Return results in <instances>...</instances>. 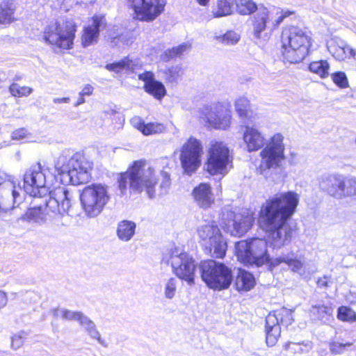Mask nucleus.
<instances>
[{
  "mask_svg": "<svg viewBox=\"0 0 356 356\" xmlns=\"http://www.w3.org/2000/svg\"><path fill=\"white\" fill-rule=\"evenodd\" d=\"M210 0H197V3L202 6H207Z\"/></svg>",
  "mask_w": 356,
  "mask_h": 356,
  "instance_id": "052dcab7",
  "label": "nucleus"
},
{
  "mask_svg": "<svg viewBox=\"0 0 356 356\" xmlns=\"http://www.w3.org/2000/svg\"><path fill=\"white\" fill-rule=\"evenodd\" d=\"M345 186L343 189L342 198L346 197L356 198V177H346Z\"/></svg>",
  "mask_w": 356,
  "mask_h": 356,
  "instance_id": "ea45409f",
  "label": "nucleus"
},
{
  "mask_svg": "<svg viewBox=\"0 0 356 356\" xmlns=\"http://www.w3.org/2000/svg\"><path fill=\"white\" fill-rule=\"evenodd\" d=\"M282 263L286 264L291 270L305 277H309L314 272V270L312 272L307 271L304 261L300 257H298L293 252L282 254L271 261V264L274 266H278Z\"/></svg>",
  "mask_w": 356,
  "mask_h": 356,
  "instance_id": "412c9836",
  "label": "nucleus"
},
{
  "mask_svg": "<svg viewBox=\"0 0 356 356\" xmlns=\"http://www.w3.org/2000/svg\"><path fill=\"white\" fill-rule=\"evenodd\" d=\"M351 345V343H343L337 341H332L330 343V349L333 354H341L344 352L347 347H350Z\"/></svg>",
  "mask_w": 356,
  "mask_h": 356,
  "instance_id": "49530a36",
  "label": "nucleus"
},
{
  "mask_svg": "<svg viewBox=\"0 0 356 356\" xmlns=\"http://www.w3.org/2000/svg\"><path fill=\"white\" fill-rule=\"evenodd\" d=\"M145 159L134 161L125 172H120L118 179L119 189L124 192L129 184L130 189L137 193L145 192L152 198L154 196L159 179L154 168H145Z\"/></svg>",
  "mask_w": 356,
  "mask_h": 356,
  "instance_id": "7ed1b4c3",
  "label": "nucleus"
},
{
  "mask_svg": "<svg viewBox=\"0 0 356 356\" xmlns=\"http://www.w3.org/2000/svg\"><path fill=\"white\" fill-rule=\"evenodd\" d=\"M236 0H218L213 13L215 17L232 15L236 6Z\"/></svg>",
  "mask_w": 356,
  "mask_h": 356,
  "instance_id": "f704fd0d",
  "label": "nucleus"
},
{
  "mask_svg": "<svg viewBox=\"0 0 356 356\" xmlns=\"http://www.w3.org/2000/svg\"><path fill=\"white\" fill-rule=\"evenodd\" d=\"M33 89L28 86H21L17 83H13L9 86V92L15 97H23L29 96Z\"/></svg>",
  "mask_w": 356,
  "mask_h": 356,
  "instance_id": "79ce46f5",
  "label": "nucleus"
},
{
  "mask_svg": "<svg viewBox=\"0 0 356 356\" xmlns=\"http://www.w3.org/2000/svg\"><path fill=\"white\" fill-rule=\"evenodd\" d=\"M283 140L284 137L282 134H275L260 152L261 160L258 169L260 174L263 175L266 170L279 167L281 162L285 159Z\"/></svg>",
  "mask_w": 356,
  "mask_h": 356,
  "instance_id": "f8f14e48",
  "label": "nucleus"
},
{
  "mask_svg": "<svg viewBox=\"0 0 356 356\" xmlns=\"http://www.w3.org/2000/svg\"><path fill=\"white\" fill-rule=\"evenodd\" d=\"M201 118L209 127L215 129L226 130L231 124V111L220 102H213L203 105L200 108Z\"/></svg>",
  "mask_w": 356,
  "mask_h": 356,
  "instance_id": "4468645a",
  "label": "nucleus"
},
{
  "mask_svg": "<svg viewBox=\"0 0 356 356\" xmlns=\"http://www.w3.org/2000/svg\"><path fill=\"white\" fill-rule=\"evenodd\" d=\"M170 186V178L166 173L164 174L163 181L159 184L161 188H165Z\"/></svg>",
  "mask_w": 356,
  "mask_h": 356,
  "instance_id": "5fc2aeb1",
  "label": "nucleus"
},
{
  "mask_svg": "<svg viewBox=\"0 0 356 356\" xmlns=\"http://www.w3.org/2000/svg\"><path fill=\"white\" fill-rule=\"evenodd\" d=\"M136 224L130 220H124L120 221L117 227V235L118 238L127 241L134 235Z\"/></svg>",
  "mask_w": 356,
  "mask_h": 356,
  "instance_id": "72a5a7b5",
  "label": "nucleus"
},
{
  "mask_svg": "<svg viewBox=\"0 0 356 356\" xmlns=\"http://www.w3.org/2000/svg\"><path fill=\"white\" fill-rule=\"evenodd\" d=\"M235 284L238 291H248L254 286L255 279L254 275L250 272L244 269H239Z\"/></svg>",
  "mask_w": 356,
  "mask_h": 356,
  "instance_id": "cd10ccee",
  "label": "nucleus"
},
{
  "mask_svg": "<svg viewBox=\"0 0 356 356\" xmlns=\"http://www.w3.org/2000/svg\"><path fill=\"white\" fill-rule=\"evenodd\" d=\"M317 285L321 288H326L328 286L327 277L324 276L323 278H319L317 281Z\"/></svg>",
  "mask_w": 356,
  "mask_h": 356,
  "instance_id": "864d4df0",
  "label": "nucleus"
},
{
  "mask_svg": "<svg viewBox=\"0 0 356 356\" xmlns=\"http://www.w3.org/2000/svg\"><path fill=\"white\" fill-rule=\"evenodd\" d=\"M82 317V314L80 312H74L72 314V318L74 319H80Z\"/></svg>",
  "mask_w": 356,
  "mask_h": 356,
  "instance_id": "bf43d9fd",
  "label": "nucleus"
},
{
  "mask_svg": "<svg viewBox=\"0 0 356 356\" xmlns=\"http://www.w3.org/2000/svg\"><path fill=\"white\" fill-rule=\"evenodd\" d=\"M131 63L132 61L127 56L119 61L106 64L105 68L110 72L120 73L124 70H129Z\"/></svg>",
  "mask_w": 356,
  "mask_h": 356,
  "instance_id": "58836bf2",
  "label": "nucleus"
},
{
  "mask_svg": "<svg viewBox=\"0 0 356 356\" xmlns=\"http://www.w3.org/2000/svg\"><path fill=\"white\" fill-rule=\"evenodd\" d=\"M29 133L25 128H18L15 129L11 134V138L15 140H19L27 138Z\"/></svg>",
  "mask_w": 356,
  "mask_h": 356,
  "instance_id": "de8ad7c7",
  "label": "nucleus"
},
{
  "mask_svg": "<svg viewBox=\"0 0 356 356\" xmlns=\"http://www.w3.org/2000/svg\"><path fill=\"white\" fill-rule=\"evenodd\" d=\"M91 24L83 28L81 35V45L83 47L90 46L98 41L100 28L105 27L106 20L104 15L95 14L89 19Z\"/></svg>",
  "mask_w": 356,
  "mask_h": 356,
  "instance_id": "aec40b11",
  "label": "nucleus"
},
{
  "mask_svg": "<svg viewBox=\"0 0 356 356\" xmlns=\"http://www.w3.org/2000/svg\"><path fill=\"white\" fill-rule=\"evenodd\" d=\"M236 111L239 117L245 122V120H250L255 118L250 108V101L244 97L238 98L235 102Z\"/></svg>",
  "mask_w": 356,
  "mask_h": 356,
  "instance_id": "473e14b6",
  "label": "nucleus"
},
{
  "mask_svg": "<svg viewBox=\"0 0 356 356\" xmlns=\"http://www.w3.org/2000/svg\"><path fill=\"white\" fill-rule=\"evenodd\" d=\"M138 79L144 82L143 89L156 99H161L166 94L164 85L154 79L152 72L146 71L138 75Z\"/></svg>",
  "mask_w": 356,
  "mask_h": 356,
  "instance_id": "b1692460",
  "label": "nucleus"
},
{
  "mask_svg": "<svg viewBox=\"0 0 356 356\" xmlns=\"http://www.w3.org/2000/svg\"><path fill=\"white\" fill-rule=\"evenodd\" d=\"M333 308L330 304L328 305H313L310 309V314L316 320L326 323H328L332 316Z\"/></svg>",
  "mask_w": 356,
  "mask_h": 356,
  "instance_id": "7c9ffc66",
  "label": "nucleus"
},
{
  "mask_svg": "<svg viewBox=\"0 0 356 356\" xmlns=\"http://www.w3.org/2000/svg\"><path fill=\"white\" fill-rule=\"evenodd\" d=\"M273 14L274 12L270 11L267 7L264 5H259V8L254 13L252 19L253 35L256 38L259 39L261 33L266 28H271L270 20H273Z\"/></svg>",
  "mask_w": 356,
  "mask_h": 356,
  "instance_id": "5701e85b",
  "label": "nucleus"
},
{
  "mask_svg": "<svg viewBox=\"0 0 356 356\" xmlns=\"http://www.w3.org/2000/svg\"><path fill=\"white\" fill-rule=\"evenodd\" d=\"M214 39L224 45H234L238 42L240 35L234 31H228L222 35L216 33Z\"/></svg>",
  "mask_w": 356,
  "mask_h": 356,
  "instance_id": "4c0bfd02",
  "label": "nucleus"
},
{
  "mask_svg": "<svg viewBox=\"0 0 356 356\" xmlns=\"http://www.w3.org/2000/svg\"><path fill=\"white\" fill-rule=\"evenodd\" d=\"M197 264L195 260L186 252L179 253V279L188 285L194 284Z\"/></svg>",
  "mask_w": 356,
  "mask_h": 356,
  "instance_id": "393cba45",
  "label": "nucleus"
},
{
  "mask_svg": "<svg viewBox=\"0 0 356 356\" xmlns=\"http://www.w3.org/2000/svg\"><path fill=\"white\" fill-rule=\"evenodd\" d=\"M235 3L237 13L242 15L254 13L259 8L253 0H236Z\"/></svg>",
  "mask_w": 356,
  "mask_h": 356,
  "instance_id": "e433bc0d",
  "label": "nucleus"
},
{
  "mask_svg": "<svg viewBox=\"0 0 356 356\" xmlns=\"http://www.w3.org/2000/svg\"><path fill=\"white\" fill-rule=\"evenodd\" d=\"M313 347V343L309 340L300 342L289 341L284 345V349L291 355L307 354Z\"/></svg>",
  "mask_w": 356,
  "mask_h": 356,
  "instance_id": "2f4dec72",
  "label": "nucleus"
},
{
  "mask_svg": "<svg viewBox=\"0 0 356 356\" xmlns=\"http://www.w3.org/2000/svg\"><path fill=\"white\" fill-rule=\"evenodd\" d=\"M54 168L57 175L61 177L63 184L69 183L78 186L89 181L93 162L83 151H78L68 159L63 155L59 156Z\"/></svg>",
  "mask_w": 356,
  "mask_h": 356,
  "instance_id": "20e7f679",
  "label": "nucleus"
},
{
  "mask_svg": "<svg viewBox=\"0 0 356 356\" xmlns=\"http://www.w3.org/2000/svg\"><path fill=\"white\" fill-rule=\"evenodd\" d=\"M84 97L85 96H81L80 94H79V99L77 101V102L75 104V106H79L81 104H83L85 102V99H84Z\"/></svg>",
  "mask_w": 356,
  "mask_h": 356,
  "instance_id": "13d9d810",
  "label": "nucleus"
},
{
  "mask_svg": "<svg viewBox=\"0 0 356 356\" xmlns=\"http://www.w3.org/2000/svg\"><path fill=\"white\" fill-rule=\"evenodd\" d=\"M71 207V197L67 189L58 186L51 191V195L44 198H34L22 219L27 222H40L51 214L64 216Z\"/></svg>",
  "mask_w": 356,
  "mask_h": 356,
  "instance_id": "f03ea898",
  "label": "nucleus"
},
{
  "mask_svg": "<svg viewBox=\"0 0 356 356\" xmlns=\"http://www.w3.org/2000/svg\"><path fill=\"white\" fill-rule=\"evenodd\" d=\"M298 203V194L289 191L275 195L261 207L259 222L273 248L280 249L291 242L293 229L288 221L296 212Z\"/></svg>",
  "mask_w": 356,
  "mask_h": 356,
  "instance_id": "f257e3e1",
  "label": "nucleus"
},
{
  "mask_svg": "<svg viewBox=\"0 0 356 356\" xmlns=\"http://www.w3.org/2000/svg\"><path fill=\"white\" fill-rule=\"evenodd\" d=\"M281 40L283 58L289 63L301 62L309 54L312 43L310 33L295 26L282 31Z\"/></svg>",
  "mask_w": 356,
  "mask_h": 356,
  "instance_id": "39448f33",
  "label": "nucleus"
},
{
  "mask_svg": "<svg viewBox=\"0 0 356 356\" xmlns=\"http://www.w3.org/2000/svg\"><path fill=\"white\" fill-rule=\"evenodd\" d=\"M176 287L175 284L168 283L165 287V296L167 298H171L175 295Z\"/></svg>",
  "mask_w": 356,
  "mask_h": 356,
  "instance_id": "8fccbe9b",
  "label": "nucleus"
},
{
  "mask_svg": "<svg viewBox=\"0 0 356 356\" xmlns=\"http://www.w3.org/2000/svg\"><path fill=\"white\" fill-rule=\"evenodd\" d=\"M293 311L285 307L270 312L266 318V341L268 346L276 344L281 333L280 325L288 327L293 322Z\"/></svg>",
  "mask_w": 356,
  "mask_h": 356,
  "instance_id": "ddd939ff",
  "label": "nucleus"
},
{
  "mask_svg": "<svg viewBox=\"0 0 356 356\" xmlns=\"http://www.w3.org/2000/svg\"><path fill=\"white\" fill-rule=\"evenodd\" d=\"M327 49L336 60H344L351 58L356 60V49L352 48L338 37H333L327 40Z\"/></svg>",
  "mask_w": 356,
  "mask_h": 356,
  "instance_id": "4be33fe9",
  "label": "nucleus"
},
{
  "mask_svg": "<svg viewBox=\"0 0 356 356\" xmlns=\"http://www.w3.org/2000/svg\"><path fill=\"white\" fill-rule=\"evenodd\" d=\"M26 339V334L23 331L14 334L11 337V347L14 350L20 348L24 346Z\"/></svg>",
  "mask_w": 356,
  "mask_h": 356,
  "instance_id": "a18cd8bd",
  "label": "nucleus"
},
{
  "mask_svg": "<svg viewBox=\"0 0 356 356\" xmlns=\"http://www.w3.org/2000/svg\"><path fill=\"white\" fill-rule=\"evenodd\" d=\"M223 229L232 236H243L254 224V218L251 215L236 213L232 210L222 213Z\"/></svg>",
  "mask_w": 356,
  "mask_h": 356,
  "instance_id": "f3484780",
  "label": "nucleus"
},
{
  "mask_svg": "<svg viewBox=\"0 0 356 356\" xmlns=\"http://www.w3.org/2000/svg\"><path fill=\"white\" fill-rule=\"evenodd\" d=\"M177 51L175 49H168L161 55V59L163 62H168L171 58L176 57Z\"/></svg>",
  "mask_w": 356,
  "mask_h": 356,
  "instance_id": "09e8293b",
  "label": "nucleus"
},
{
  "mask_svg": "<svg viewBox=\"0 0 356 356\" xmlns=\"http://www.w3.org/2000/svg\"><path fill=\"white\" fill-rule=\"evenodd\" d=\"M346 176L339 173H325L319 178V187L329 195L342 199Z\"/></svg>",
  "mask_w": 356,
  "mask_h": 356,
  "instance_id": "6ab92c4d",
  "label": "nucleus"
},
{
  "mask_svg": "<svg viewBox=\"0 0 356 356\" xmlns=\"http://www.w3.org/2000/svg\"><path fill=\"white\" fill-rule=\"evenodd\" d=\"M193 195L195 201L202 208H208L213 202L211 187L207 184L202 183L195 187Z\"/></svg>",
  "mask_w": 356,
  "mask_h": 356,
  "instance_id": "bb28decb",
  "label": "nucleus"
},
{
  "mask_svg": "<svg viewBox=\"0 0 356 356\" xmlns=\"http://www.w3.org/2000/svg\"><path fill=\"white\" fill-rule=\"evenodd\" d=\"M199 270L202 280L211 289H226L232 282V270L215 260L202 261L199 264Z\"/></svg>",
  "mask_w": 356,
  "mask_h": 356,
  "instance_id": "0eeeda50",
  "label": "nucleus"
},
{
  "mask_svg": "<svg viewBox=\"0 0 356 356\" xmlns=\"http://www.w3.org/2000/svg\"><path fill=\"white\" fill-rule=\"evenodd\" d=\"M235 252L238 260L245 264L261 266L270 261L266 240L254 238L235 243Z\"/></svg>",
  "mask_w": 356,
  "mask_h": 356,
  "instance_id": "6e6552de",
  "label": "nucleus"
},
{
  "mask_svg": "<svg viewBox=\"0 0 356 356\" xmlns=\"http://www.w3.org/2000/svg\"><path fill=\"white\" fill-rule=\"evenodd\" d=\"M23 188L35 199L47 197L51 193L46 184L44 170L40 161L31 165L24 172Z\"/></svg>",
  "mask_w": 356,
  "mask_h": 356,
  "instance_id": "1a4fd4ad",
  "label": "nucleus"
},
{
  "mask_svg": "<svg viewBox=\"0 0 356 356\" xmlns=\"http://www.w3.org/2000/svg\"><path fill=\"white\" fill-rule=\"evenodd\" d=\"M70 102V98L69 97H63V98H59V99H56L54 100V102L56 103H67Z\"/></svg>",
  "mask_w": 356,
  "mask_h": 356,
  "instance_id": "6e6d98bb",
  "label": "nucleus"
},
{
  "mask_svg": "<svg viewBox=\"0 0 356 356\" xmlns=\"http://www.w3.org/2000/svg\"><path fill=\"white\" fill-rule=\"evenodd\" d=\"M202 153L201 142L195 138L191 137L183 146L179 158L184 173L191 175L197 170L201 163Z\"/></svg>",
  "mask_w": 356,
  "mask_h": 356,
  "instance_id": "a211bd4d",
  "label": "nucleus"
},
{
  "mask_svg": "<svg viewBox=\"0 0 356 356\" xmlns=\"http://www.w3.org/2000/svg\"><path fill=\"white\" fill-rule=\"evenodd\" d=\"M243 140L248 152L257 151L264 145V137L261 133L254 127L245 125V130L243 136Z\"/></svg>",
  "mask_w": 356,
  "mask_h": 356,
  "instance_id": "a878e982",
  "label": "nucleus"
},
{
  "mask_svg": "<svg viewBox=\"0 0 356 356\" xmlns=\"http://www.w3.org/2000/svg\"><path fill=\"white\" fill-rule=\"evenodd\" d=\"M94 88L90 84H86L80 92L81 96H90L92 94Z\"/></svg>",
  "mask_w": 356,
  "mask_h": 356,
  "instance_id": "3c124183",
  "label": "nucleus"
},
{
  "mask_svg": "<svg viewBox=\"0 0 356 356\" xmlns=\"http://www.w3.org/2000/svg\"><path fill=\"white\" fill-rule=\"evenodd\" d=\"M8 302V294L4 291L0 290V309L4 307Z\"/></svg>",
  "mask_w": 356,
  "mask_h": 356,
  "instance_id": "603ef678",
  "label": "nucleus"
},
{
  "mask_svg": "<svg viewBox=\"0 0 356 356\" xmlns=\"http://www.w3.org/2000/svg\"><path fill=\"white\" fill-rule=\"evenodd\" d=\"M332 81L341 88L348 87V81L346 74L343 72H336L331 74Z\"/></svg>",
  "mask_w": 356,
  "mask_h": 356,
  "instance_id": "c03bdc74",
  "label": "nucleus"
},
{
  "mask_svg": "<svg viewBox=\"0 0 356 356\" xmlns=\"http://www.w3.org/2000/svg\"><path fill=\"white\" fill-rule=\"evenodd\" d=\"M16 6L11 0L0 3V24H9L16 20L15 12Z\"/></svg>",
  "mask_w": 356,
  "mask_h": 356,
  "instance_id": "c85d7f7f",
  "label": "nucleus"
},
{
  "mask_svg": "<svg viewBox=\"0 0 356 356\" xmlns=\"http://www.w3.org/2000/svg\"><path fill=\"white\" fill-rule=\"evenodd\" d=\"M77 24L74 19L65 18L47 25L42 32L44 42L51 48L68 51L74 48Z\"/></svg>",
  "mask_w": 356,
  "mask_h": 356,
  "instance_id": "423d86ee",
  "label": "nucleus"
},
{
  "mask_svg": "<svg viewBox=\"0 0 356 356\" xmlns=\"http://www.w3.org/2000/svg\"><path fill=\"white\" fill-rule=\"evenodd\" d=\"M134 127L144 136H150L161 134L165 130L163 124L160 122H145L143 119L138 118Z\"/></svg>",
  "mask_w": 356,
  "mask_h": 356,
  "instance_id": "c756f323",
  "label": "nucleus"
},
{
  "mask_svg": "<svg viewBox=\"0 0 356 356\" xmlns=\"http://www.w3.org/2000/svg\"><path fill=\"white\" fill-rule=\"evenodd\" d=\"M229 163V149L222 142L212 141L209 150L207 170L212 175L227 173Z\"/></svg>",
  "mask_w": 356,
  "mask_h": 356,
  "instance_id": "2eb2a0df",
  "label": "nucleus"
},
{
  "mask_svg": "<svg viewBox=\"0 0 356 356\" xmlns=\"http://www.w3.org/2000/svg\"><path fill=\"white\" fill-rule=\"evenodd\" d=\"M337 318L342 321H356V313L350 307L341 306L337 310Z\"/></svg>",
  "mask_w": 356,
  "mask_h": 356,
  "instance_id": "a19ab883",
  "label": "nucleus"
},
{
  "mask_svg": "<svg viewBox=\"0 0 356 356\" xmlns=\"http://www.w3.org/2000/svg\"><path fill=\"white\" fill-rule=\"evenodd\" d=\"M85 211L94 216L99 213L109 200L106 187L100 184H92L85 187L80 195Z\"/></svg>",
  "mask_w": 356,
  "mask_h": 356,
  "instance_id": "9b49d317",
  "label": "nucleus"
},
{
  "mask_svg": "<svg viewBox=\"0 0 356 356\" xmlns=\"http://www.w3.org/2000/svg\"><path fill=\"white\" fill-rule=\"evenodd\" d=\"M330 64L326 60H319L310 63L308 66L309 71L318 75L321 79H326L329 76Z\"/></svg>",
  "mask_w": 356,
  "mask_h": 356,
  "instance_id": "c9c22d12",
  "label": "nucleus"
},
{
  "mask_svg": "<svg viewBox=\"0 0 356 356\" xmlns=\"http://www.w3.org/2000/svg\"><path fill=\"white\" fill-rule=\"evenodd\" d=\"M197 233L200 238L205 242V248L213 257L220 259L225 256L227 242L214 221L200 226Z\"/></svg>",
  "mask_w": 356,
  "mask_h": 356,
  "instance_id": "9d476101",
  "label": "nucleus"
},
{
  "mask_svg": "<svg viewBox=\"0 0 356 356\" xmlns=\"http://www.w3.org/2000/svg\"><path fill=\"white\" fill-rule=\"evenodd\" d=\"M188 48H189V45L186 43H184L182 44H179V54L183 51H186Z\"/></svg>",
  "mask_w": 356,
  "mask_h": 356,
  "instance_id": "4d7b16f0",
  "label": "nucleus"
},
{
  "mask_svg": "<svg viewBox=\"0 0 356 356\" xmlns=\"http://www.w3.org/2000/svg\"><path fill=\"white\" fill-rule=\"evenodd\" d=\"M270 10L274 12V14L273 15V20H270L271 29L278 26L283 22L284 18L291 14V12L290 11L283 13L278 8H273Z\"/></svg>",
  "mask_w": 356,
  "mask_h": 356,
  "instance_id": "37998d69",
  "label": "nucleus"
},
{
  "mask_svg": "<svg viewBox=\"0 0 356 356\" xmlns=\"http://www.w3.org/2000/svg\"><path fill=\"white\" fill-rule=\"evenodd\" d=\"M127 5L134 11V18L142 22H152L164 10L165 4L161 0H127Z\"/></svg>",
  "mask_w": 356,
  "mask_h": 356,
  "instance_id": "dca6fc26",
  "label": "nucleus"
}]
</instances>
